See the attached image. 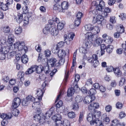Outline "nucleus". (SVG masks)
Masks as SVG:
<instances>
[{
    "label": "nucleus",
    "instance_id": "obj_1",
    "mask_svg": "<svg viewBox=\"0 0 126 126\" xmlns=\"http://www.w3.org/2000/svg\"><path fill=\"white\" fill-rule=\"evenodd\" d=\"M101 114L100 111H94L93 112L89 113L87 116V120L90 122L91 125H93L94 124V121L96 119H98Z\"/></svg>",
    "mask_w": 126,
    "mask_h": 126
},
{
    "label": "nucleus",
    "instance_id": "obj_2",
    "mask_svg": "<svg viewBox=\"0 0 126 126\" xmlns=\"http://www.w3.org/2000/svg\"><path fill=\"white\" fill-rule=\"evenodd\" d=\"M13 46L14 47V49L17 48L20 51L24 50L25 52L27 50V47L25 46L24 41H17L14 44Z\"/></svg>",
    "mask_w": 126,
    "mask_h": 126
},
{
    "label": "nucleus",
    "instance_id": "obj_3",
    "mask_svg": "<svg viewBox=\"0 0 126 126\" xmlns=\"http://www.w3.org/2000/svg\"><path fill=\"white\" fill-rule=\"evenodd\" d=\"M91 32H87L85 34V36L88 38V39L91 40L94 38V35L98 34L100 32V29L98 26H93Z\"/></svg>",
    "mask_w": 126,
    "mask_h": 126
},
{
    "label": "nucleus",
    "instance_id": "obj_4",
    "mask_svg": "<svg viewBox=\"0 0 126 126\" xmlns=\"http://www.w3.org/2000/svg\"><path fill=\"white\" fill-rule=\"evenodd\" d=\"M92 6H96V9L97 10L99 13H102L105 7V3L103 1H99V4L98 5L96 2L94 1L92 3Z\"/></svg>",
    "mask_w": 126,
    "mask_h": 126
},
{
    "label": "nucleus",
    "instance_id": "obj_5",
    "mask_svg": "<svg viewBox=\"0 0 126 126\" xmlns=\"http://www.w3.org/2000/svg\"><path fill=\"white\" fill-rule=\"evenodd\" d=\"M104 16L102 15H98L96 17H93V22L94 23H97L98 24L103 25L105 21L104 19Z\"/></svg>",
    "mask_w": 126,
    "mask_h": 126
},
{
    "label": "nucleus",
    "instance_id": "obj_6",
    "mask_svg": "<svg viewBox=\"0 0 126 126\" xmlns=\"http://www.w3.org/2000/svg\"><path fill=\"white\" fill-rule=\"evenodd\" d=\"M14 36L12 34H10L8 36V39L7 40L8 44L7 46L10 47V48L11 50H14V48H13V43L14 42Z\"/></svg>",
    "mask_w": 126,
    "mask_h": 126
},
{
    "label": "nucleus",
    "instance_id": "obj_7",
    "mask_svg": "<svg viewBox=\"0 0 126 126\" xmlns=\"http://www.w3.org/2000/svg\"><path fill=\"white\" fill-rule=\"evenodd\" d=\"M15 20L18 23H21L23 20V14L17 13L13 15Z\"/></svg>",
    "mask_w": 126,
    "mask_h": 126
},
{
    "label": "nucleus",
    "instance_id": "obj_8",
    "mask_svg": "<svg viewBox=\"0 0 126 126\" xmlns=\"http://www.w3.org/2000/svg\"><path fill=\"white\" fill-rule=\"evenodd\" d=\"M46 83L44 82L42 85V89H38L37 90V94L38 96V99L39 101L41 100L42 99V97L43 94L44 88L45 87Z\"/></svg>",
    "mask_w": 126,
    "mask_h": 126
},
{
    "label": "nucleus",
    "instance_id": "obj_9",
    "mask_svg": "<svg viewBox=\"0 0 126 126\" xmlns=\"http://www.w3.org/2000/svg\"><path fill=\"white\" fill-rule=\"evenodd\" d=\"M57 124H62L63 123L61 120L62 118L61 115L59 114H57L53 116L52 118Z\"/></svg>",
    "mask_w": 126,
    "mask_h": 126
},
{
    "label": "nucleus",
    "instance_id": "obj_10",
    "mask_svg": "<svg viewBox=\"0 0 126 126\" xmlns=\"http://www.w3.org/2000/svg\"><path fill=\"white\" fill-rule=\"evenodd\" d=\"M99 106L98 103H91L88 106V110L92 112L95 111V110L98 108Z\"/></svg>",
    "mask_w": 126,
    "mask_h": 126
},
{
    "label": "nucleus",
    "instance_id": "obj_11",
    "mask_svg": "<svg viewBox=\"0 0 126 126\" xmlns=\"http://www.w3.org/2000/svg\"><path fill=\"white\" fill-rule=\"evenodd\" d=\"M60 22L59 19L55 17L52 18V19L48 21L49 23L52 24L53 27H56V25Z\"/></svg>",
    "mask_w": 126,
    "mask_h": 126
},
{
    "label": "nucleus",
    "instance_id": "obj_12",
    "mask_svg": "<svg viewBox=\"0 0 126 126\" xmlns=\"http://www.w3.org/2000/svg\"><path fill=\"white\" fill-rule=\"evenodd\" d=\"M54 108L53 107H52L49 110L47 111L44 116L43 118L45 119H49L51 116L52 114L54 112Z\"/></svg>",
    "mask_w": 126,
    "mask_h": 126
},
{
    "label": "nucleus",
    "instance_id": "obj_13",
    "mask_svg": "<svg viewBox=\"0 0 126 126\" xmlns=\"http://www.w3.org/2000/svg\"><path fill=\"white\" fill-rule=\"evenodd\" d=\"M20 102V99L19 98H15L13 102L12 103V107L13 108H17L19 105Z\"/></svg>",
    "mask_w": 126,
    "mask_h": 126
},
{
    "label": "nucleus",
    "instance_id": "obj_14",
    "mask_svg": "<svg viewBox=\"0 0 126 126\" xmlns=\"http://www.w3.org/2000/svg\"><path fill=\"white\" fill-rule=\"evenodd\" d=\"M73 87H72L71 88H69L68 90L67 95L68 97H70L72 96L74 94V92L76 91V90L79 89V88H78L77 89L76 88H75L74 87L75 85H73Z\"/></svg>",
    "mask_w": 126,
    "mask_h": 126
},
{
    "label": "nucleus",
    "instance_id": "obj_15",
    "mask_svg": "<svg viewBox=\"0 0 126 126\" xmlns=\"http://www.w3.org/2000/svg\"><path fill=\"white\" fill-rule=\"evenodd\" d=\"M69 5L68 2L66 1H64L61 3V7L62 12H64L68 8Z\"/></svg>",
    "mask_w": 126,
    "mask_h": 126
},
{
    "label": "nucleus",
    "instance_id": "obj_16",
    "mask_svg": "<svg viewBox=\"0 0 126 126\" xmlns=\"http://www.w3.org/2000/svg\"><path fill=\"white\" fill-rule=\"evenodd\" d=\"M113 72L115 76L117 77H120L122 76V72L119 67L114 68L113 69Z\"/></svg>",
    "mask_w": 126,
    "mask_h": 126
},
{
    "label": "nucleus",
    "instance_id": "obj_17",
    "mask_svg": "<svg viewBox=\"0 0 126 126\" xmlns=\"http://www.w3.org/2000/svg\"><path fill=\"white\" fill-rule=\"evenodd\" d=\"M65 43L61 41L59 42L57 44L56 48L52 50V52L54 53H57L58 51L59 48L63 47Z\"/></svg>",
    "mask_w": 126,
    "mask_h": 126
},
{
    "label": "nucleus",
    "instance_id": "obj_18",
    "mask_svg": "<svg viewBox=\"0 0 126 126\" xmlns=\"http://www.w3.org/2000/svg\"><path fill=\"white\" fill-rule=\"evenodd\" d=\"M111 9L108 7H106L104 8V10L102 13V15L104 17H106L108 16V13L111 12Z\"/></svg>",
    "mask_w": 126,
    "mask_h": 126
},
{
    "label": "nucleus",
    "instance_id": "obj_19",
    "mask_svg": "<svg viewBox=\"0 0 126 126\" xmlns=\"http://www.w3.org/2000/svg\"><path fill=\"white\" fill-rule=\"evenodd\" d=\"M12 116L11 113H8L7 114L2 113L0 115V117L2 119H10Z\"/></svg>",
    "mask_w": 126,
    "mask_h": 126
},
{
    "label": "nucleus",
    "instance_id": "obj_20",
    "mask_svg": "<svg viewBox=\"0 0 126 126\" xmlns=\"http://www.w3.org/2000/svg\"><path fill=\"white\" fill-rule=\"evenodd\" d=\"M57 53H58V57L60 59L64 57L66 54L65 50L63 49H58V51Z\"/></svg>",
    "mask_w": 126,
    "mask_h": 126
},
{
    "label": "nucleus",
    "instance_id": "obj_21",
    "mask_svg": "<svg viewBox=\"0 0 126 126\" xmlns=\"http://www.w3.org/2000/svg\"><path fill=\"white\" fill-rule=\"evenodd\" d=\"M102 39L99 37L96 39L94 42L93 45L94 47H98L101 45L102 41Z\"/></svg>",
    "mask_w": 126,
    "mask_h": 126
},
{
    "label": "nucleus",
    "instance_id": "obj_22",
    "mask_svg": "<svg viewBox=\"0 0 126 126\" xmlns=\"http://www.w3.org/2000/svg\"><path fill=\"white\" fill-rule=\"evenodd\" d=\"M80 78V76L79 74H77L76 75L75 80L73 83V85H75V88H76V87L77 89L79 88L77 85V82L79 80Z\"/></svg>",
    "mask_w": 126,
    "mask_h": 126
},
{
    "label": "nucleus",
    "instance_id": "obj_23",
    "mask_svg": "<svg viewBox=\"0 0 126 126\" xmlns=\"http://www.w3.org/2000/svg\"><path fill=\"white\" fill-rule=\"evenodd\" d=\"M44 116L41 114H39L38 117L37 119H36V121H39L40 123H41L43 124L44 123H45L46 120H45L44 118H43Z\"/></svg>",
    "mask_w": 126,
    "mask_h": 126
},
{
    "label": "nucleus",
    "instance_id": "obj_24",
    "mask_svg": "<svg viewBox=\"0 0 126 126\" xmlns=\"http://www.w3.org/2000/svg\"><path fill=\"white\" fill-rule=\"evenodd\" d=\"M35 71V68L34 65L31 66L25 72V74H29L32 73Z\"/></svg>",
    "mask_w": 126,
    "mask_h": 126
},
{
    "label": "nucleus",
    "instance_id": "obj_25",
    "mask_svg": "<svg viewBox=\"0 0 126 126\" xmlns=\"http://www.w3.org/2000/svg\"><path fill=\"white\" fill-rule=\"evenodd\" d=\"M35 67V71L37 73L39 74L41 73L44 70L43 66L41 65H39L38 66L34 65Z\"/></svg>",
    "mask_w": 126,
    "mask_h": 126
},
{
    "label": "nucleus",
    "instance_id": "obj_26",
    "mask_svg": "<svg viewBox=\"0 0 126 126\" xmlns=\"http://www.w3.org/2000/svg\"><path fill=\"white\" fill-rule=\"evenodd\" d=\"M77 54V51L75 52L73 54V56L72 62V66L71 67V70H73L74 67L76 64V56Z\"/></svg>",
    "mask_w": 126,
    "mask_h": 126
},
{
    "label": "nucleus",
    "instance_id": "obj_27",
    "mask_svg": "<svg viewBox=\"0 0 126 126\" xmlns=\"http://www.w3.org/2000/svg\"><path fill=\"white\" fill-rule=\"evenodd\" d=\"M43 103L40 102H34L32 105V107L33 108H40L42 106Z\"/></svg>",
    "mask_w": 126,
    "mask_h": 126
},
{
    "label": "nucleus",
    "instance_id": "obj_28",
    "mask_svg": "<svg viewBox=\"0 0 126 126\" xmlns=\"http://www.w3.org/2000/svg\"><path fill=\"white\" fill-rule=\"evenodd\" d=\"M117 32H119L121 33H123L124 31V28L122 25L118 24L116 25Z\"/></svg>",
    "mask_w": 126,
    "mask_h": 126
},
{
    "label": "nucleus",
    "instance_id": "obj_29",
    "mask_svg": "<svg viewBox=\"0 0 126 126\" xmlns=\"http://www.w3.org/2000/svg\"><path fill=\"white\" fill-rule=\"evenodd\" d=\"M56 61V60L54 58L50 59L48 61L49 65H50L51 67H53L55 66Z\"/></svg>",
    "mask_w": 126,
    "mask_h": 126
},
{
    "label": "nucleus",
    "instance_id": "obj_30",
    "mask_svg": "<svg viewBox=\"0 0 126 126\" xmlns=\"http://www.w3.org/2000/svg\"><path fill=\"white\" fill-rule=\"evenodd\" d=\"M10 47L7 46L6 47L4 46V47L2 46V52L1 53H3L5 54H7L9 52V50H11L10 48Z\"/></svg>",
    "mask_w": 126,
    "mask_h": 126
},
{
    "label": "nucleus",
    "instance_id": "obj_31",
    "mask_svg": "<svg viewBox=\"0 0 126 126\" xmlns=\"http://www.w3.org/2000/svg\"><path fill=\"white\" fill-rule=\"evenodd\" d=\"M56 27H53L51 31V34L54 36H56L58 33V31Z\"/></svg>",
    "mask_w": 126,
    "mask_h": 126
},
{
    "label": "nucleus",
    "instance_id": "obj_32",
    "mask_svg": "<svg viewBox=\"0 0 126 126\" xmlns=\"http://www.w3.org/2000/svg\"><path fill=\"white\" fill-rule=\"evenodd\" d=\"M65 24L64 22L61 21L60 22L56 25V26H57L58 29L61 30L63 28Z\"/></svg>",
    "mask_w": 126,
    "mask_h": 126
},
{
    "label": "nucleus",
    "instance_id": "obj_33",
    "mask_svg": "<svg viewBox=\"0 0 126 126\" xmlns=\"http://www.w3.org/2000/svg\"><path fill=\"white\" fill-rule=\"evenodd\" d=\"M53 9L55 10L58 11L60 12H62L61 11V6L58 3H56L54 5Z\"/></svg>",
    "mask_w": 126,
    "mask_h": 126
},
{
    "label": "nucleus",
    "instance_id": "obj_34",
    "mask_svg": "<svg viewBox=\"0 0 126 126\" xmlns=\"http://www.w3.org/2000/svg\"><path fill=\"white\" fill-rule=\"evenodd\" d=\"M71 107L74 111H77L79 110V106L78 103H75L72 105Z\"/></svg>",
    "mask_w": 126,
    "mask_h": 126
},
{
    "label": "nucleus",
    "instance_id": "obj_35",
    "mask_svg": "<svg viewBox=\"0 0 126 126\" xmlns=\"http://www.w3.org/2000/svg\"><path fill=\"white\" fill-rule=\"evenodd\" d=\"M113 41V39L110 36H108L107 38L104 39V41L105 43L107 44H110L112 43Z\"/></svg>",
    "mask_w": 126,
    "mask_h": 126
},
{
    "label": "nucleus",
    "instance_id": "obj_36",
    "mask_svg": "<svg viewBox=\"0 0 126 126\" xmlns=\"http://www.w3.org/2000/svg\"><path fill=\"white\" fill-rule=\"evenodd\" d=\"M21 61L23 63H26L28 62V58L26 55L24 54L22 55L21 57Z\"/></svg>",
    "mask_w": 126,
    "mask_h": 126
},
{
    "label": "nucleus",
    "instance_id": "obj_37",
    "mask_svg": "<svg viewBox=\"0 0 126 126\" xmlns=\"http://www.w3.org/2000/svg\"><path fill=\"white\" fill-rule=\"evenodd\" d=\"M113 49V47L111 45H108L106 47L107 52L109 53H111Z\"/></svg>",
    "mask_w": 126,
    "mask_h": 126
},
{
    "label": "nucleus",
    "instance_id": "obj_38",
    "mask_svg": "<svg viewBox=\"0 0 126 126\" xmlns=\"http://www.w3.org/2000/svg\"><path fill=\"white\" fill-rule=\"evenodd\" d=\"M1 30L5 33H8L10 31V29L8 26L3 27L1 28Z\"/></svg>",
    "mask_w": 126,
    "mask_h": 126
},
{
    "label": "nucleus",
    "instance_id": "obj_39",
    "mask_svg": "<svg viewBox=\"0 0 126 126\" xmlns=\"http://www.w3.org/2000/svg\"><path fill=\"white\" fill-rule=\"evenodd\" d=\"M8 6L6 3L4 4L3 3H1L0 8L3 10L6 11L8 9Z\"/></svg>",
    "mask_w": 126,
    "mask_h": 126
},
{
    "label": "nucleus",
    "instance_id": "obj_40",
    "mask_svg": "<svg viewBox=\"0 0 126 126\" xmlns=\"http://www.w3.org/2000/svg\"><path fill=\"white\" fill-rule=\"evenodd\" d=\"M94 122V124H95L97 126H104L101 121L98 120V119H96Z\"/></svg>",
    "mask_w": 126,
    "mask_h": 126
},
{
    "label": "nucleus",
    "instance_id": "obj_41",
    "mask_svg": "<svg viewBox=\"0 0 126 126\" xmlns=\"http://www.w3.org/2000/svg\"><path fill=\"white\" fill-rule=\"evenodd\" d=\"M15 33L16 34H19L20 33L22 32L21 28L19 26L17 27L15 30Z\"/></svg>",
    "mask_w": 126,
    "mask_h": 126
},
{
    "label": "nucleus",
    "instance_id": "obj_42",
    "mask_svg": "<svg viewBox=\"0 0 126 126\" xmlns=\"http://www.w3.org/2000/svg\"><path fill=\"white\" fill-rule=\"evenodd\" d=\"M26 98L29 103L31 102H33L35 100L34 98L32 95H30L27 96Z\"/></svg>",
    "mask_w": 126,
    "mask_h": 126
},
{
    "label": "nucleus",
    "instance_id": "obj_43",
    "mask_svg": "<svg viewBox=\"0 0 126 126\" xmlns=\"http://www.w3.org/2000/svg\"><path fill=\"white\" fill-rule=\"evenodd\" d=\"M82 98L81 96L79 95L77 96L75 98L76 103H78L81 102L82 100Z\"/></svg>",
    "mask_w": 126,
    "mask_h": 126
},
{
    "label": "nucleus",
    "instance_id": "obj_44",
    "mask_svg": "<svg viewBox=\"0 0 126 126\" xmlns=\"http://www.w3.org/2000/svg\"><path fill=\"white\" fill-rule=\"evenodd\" d=\"M93 25L90 24L86 25L85 26V29L87 31H91L93 28Z\"/></svg>",
    "mask_w": 126,
    "mask_h": 126
},
{
    "label": "nucleus",
    "instance_id": "obj_45",
    "mask_svg": "<svg viewBox=\"0 0 126 126\" xmlns=\"http://www.w3.org/2000/svg\"><path fill=\"white\" fill-rule=\"evenodd\" d=\"M13 109H14L12 111V113L15 116H17L19 113V111L17 109L15 108H12Z\"/></svg>",
    "mask_w": 126,
    "mask_h": 126
},
{
    "label": "nucleus",
    "instance_id": "obj_46",
    "mask_svg": "<svg viewBox=\"0 0 126 126\" xmlns=\"http://www.w3.org/2000/svg\"><path fill=\"white\" fill-rule=\"evenodd\" d=\"M90 96H87L85 97L83 102L85 104H89L90 102Z\"/></svg>",
    "mask_w": 126,
    "mask_h": 126
},
{
    "label": "nucleus",
    "instance_id": "obj_47",
    "mask_svg": "<svg viewBox=\"0 0 126 126\" xmlns=\"http://www.w3.org/2000/svg\"><path fill=\"white\" fill-rule=\"evenodd\" d=\"M68 116L70 118H73L75 117L76 114L74 112L71 111L68 113Z\"/></svg>",
    "mask_w": 126,
    "mask_h": 126
},
{
    "label": "nucleus",
    "instance_id": "obj_48",
    "mask_svg": "<svg viewBox=\"0 0 126 126\" xmlns=\"http://www.w3.org/2000/svg\"><path fill=\"white\" fill-rule=\"evenodd\" d=\"M83 14L79 11L76 14L77 19L81 20V18L83 16Z\"/></svg>",
    "mask_w": 126,
    "mask_h": 126
},
{
    "label": "nucleus",
    "instance_id": "obj_49",
    "mask_svg": "<svg viewBox=\"0 0 126 126\" xmlns=\"http://www.w3.org/2000/svg\"><path fill=\"white\" fill-rule=\"evenodd\" d=\"M64 36L66 37L64 41L66 44L67 45H69L71 43V41L72 40H71L69 38L67 37L66 35H65Z\"/></svg>",
    "mask_w": 126,
    "mask_h": 126
},
{
    "label": "nucleus",
    "instance_id": "obj_50",
    "mask_svg": "<svg viewBox=\"0 0 126 126\" xmlns=\"http://www.w3.org/2000/svg\"><path fill=\"white\" fill-rule=\"evenodd\" d=\"M29 9L27 6H24L22 8L23 13L26 14L28 13Z\"/></svg>",
    "mask_w": 126,
    "mask_h": 126
},
{
    "label": "nucleus",
    "instance_id": "obj_51",
    "mask_svg": "<svg viewBox=\"0 0 126 126\" xmlns=\"http://www.w3.org/2000/svg\"><path fill=\"white\" fill-rule=\"evenodd\" d=\"M16 54V52L14 51H12L8 53L7 55V57L8 59H10Z\"/></svg>",
    "mask_w": 126,
    "mask_h": 126
},
{
    "label": "nucleus",
    "instance_id": "obj_52",
    "mask_svg": "<svg viewBox=\"0 0 126 126\" xmlns=\"http://www.w3.org/2000/svg\"><path fill=\"white\" fill-rule=\"evenodd\" d=\"M104 117V121L106 124H108L110 121V119L108 117H107L106 114H105L103 115Z\"/></svg>",
    "mask_w": 126,
    "mask_h": 126
},
{
    "label": "nucleus",
    "instance_id": "obj_53",
    "mask_svg": "<svg viewBox=\"0 0 126 126\" xmlns=\"http://www.w3.org/2000/svg\"><path fill=\"white\" fill-rule=\"evenodd\" d=\"M116 18L114 16H112L110 17V22L112 23H116Z\"/></svg>",
    "mask_w": 126,
    "mask_h": 126
},
{
    "label": "nucleus",
    "instance_id": "obj_54",
    "mask_svg": "<svg viewBox=\"0 0 126 126\" xmlns=\"http://www.w3.org/2000/svg\"><path fill=\"white\" fill-rule=\"evenodd\" d=\"M44 53L45 56L48 57L51 55V51L49 49H47L45 51Z\"/></svg>",
    "mask_w": 126,
    "mask_h": 126
},
{
    "label": "nucleus",
    "instance_id": "obj_55",
    "mask_svg": "<svg viewBox=\"0 0 126 126\" xmlns=\"http://www.w3.org/2000/svg\"><path fill=\"white\" fill-rule=\"evenodd\" d=\"M116 108L119 109H120L122 108L123 107V104L120 102H118L116 104Z\"/></svg>",
    "mask_w": 126,
    "mask_h": 126
},
{
    "label": "nucleus",
    "instance_id": "obj_56",
    "mask_svg": "<svg viewBox=\"0 0 126 126\" xmlns=\"http://www.w3.org/2000/svg\"><path fill=\"white\" fill-rule=\"evenodd\" d=\"M92 63V65L95 68L99 64V62L97 60H94Z\"/></svg>",
    "mask_w": 126,
    "mask_h": 126
},
{
    "label": "nucleus",
    "instance_id": "obj_57",
    "mask_svg": "<svg viewBox=\"0 0 126 126\" xmlns=\"http://www.w3.org/2000/svg\"><path fill=\"white\" fill-rule=\"evenodd\" d=\"M79 50L80 52L85 54L87 53V49L83 47H81L79 49Z\"/></svg>",
    "mask_w": 126,
    "mask_h": 126
},
{
    "label": "nucleus",
    "instance_id": "obj_58",
    "mask_svg": "<svg viewBox=\"0 0 126 126\" xmlns=\"http://www.w3.org/2000/svg\"><path fill=\"white\" fill-rule=\"evenodd\" d=\"M24 73L21 71L19 72L17 75L18 78L21 79L23 78L24 76Z\"/></svg>",
    "mask_w": 126,
    "mask_h": 126
},
{
    "label": "nucleus",
    "instance_id": "obj_59",
    "mask_svg": "<svg viewBox=\"0 0 126 126\" xmlns=\"http://www.w3.org/2000/svg\"><path fill=\"white\" fill-rule=\"evenodd\" d=\"M2 79L3 81L6 82L9 80V78L7 75H4L2 76Z\"/></svg>",
    "mask_w": 126,
    "mask_h": 126
},
{
    "label": "nucleus",
    "instance_id": "obj_60",
    "mask_svg": "<svg viewBox=\"0 0 126 126\" xmlns=\"http://www.w3.org/2000/svg\"><path fill=\"white\" fill-rule=\"evenodd\" d=\"M96 93V90L92 88L90 89L88 92V94L90 95H94Z\"/></svg>",
    "mask_w": 126,
    "mask_h": 126
},
{
    "label": "nucleus",
    "instance_id": "obj_61",
    "mask_svg": "<svg viewBox=\"0 0 126 126\" xmlns=\"http://www.w3.org/2000/svg\"><path fill=\"white\" fill-rule=\"evenodd\" d=\"M63 125L64 126H70V123L67 119L64 120L63 121Z\"/></svg>",
    "mask_w": 126,
    "mask_h": 126
},
{
    "label": "nucleus",
    "instance_id": "obj_62",
    "mask_svg": "<svg viewBox=\"0 0 126 126\" xmlns=\"http://www.w3.org/2000/svg\"><path fill=\"white\" fill-rule=\"evenodd\" d=\"M125 79L123 78H122L119 81V85L120 86H122L124 84Z\"/></svg>",
    "mask_w": 126,
    "mask_h": 126
},
{
    "label": "nucleus",
    "instance_id": "obj_63",
    "mask_svg": "<svg viewBox=\"0 0 126 126\" xmlns=\"http://www.w3.org/2000/svg\"><path fill=\"white\" fill-rule=\"evenodd\" d=\"M98 11L96 9L93 10L92 11H90L89 13L92 16L95 15H97L98 13Z\"/></svg>",
    "mask_w": 126,
    "mask_h": 126
},
{
    "label": "nucleus",
    "instance_id": "obj_64",
    "mask_svg": "<svg viewBox=\"0 0 126 126\" xmlns=\"http://www.w3.org/2000/svg\"><path fill=\"white\" fill-rule=\"evenodd\" d=\"M122 47L124 49V53L126 55V41L125 42V44H122Z\"/></svg>",
    "mask_w": 126,
    "mask_h": 126
}]
</instances>
